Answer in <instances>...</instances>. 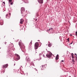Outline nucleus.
<instances>
[{"label":"nucleus","instance_id":"nucleus-29","mask_svg":"<svg viewBox=\"0 0 77 77\" xmlns=\"http://www.w3.org/2000/svg\"><path fill=\"white\" fill-rule=\"evenodd\" d=\"M26 74L27 75H28V73H26Z\"/></svg>","mask_w":77,"mask_h":77},{"label":"nucleus","instance_id":"nucleus-34","mask_svg":"<svg viewBox=\"0 0 77 77\" xmlns=\"http://www.w3.org/2000/svg\"><path fill=\"white\" fill-rule=\"evenodd\" d=\"M75 63H73V64H74Z\"/></svg>","mask_w":77,"mask_h":77},{"label":"nucleus","instance_id":"nucleus-4","mask_svg":"<svg viewBox=\"0 0 77 77\" xmlns=\"http://www.w3.org/2000/svg\"><path fill=\"white\" fill-rule=\"evenodd\" d=\"M11 17V13H9L8 14H6V18H10Z\"/></svg>","mask_w":77,"mask_h":77},{"label":"nucleus","instance_id":"nucleus-14","mask_svg":"<svg viewBox=\"0 0 77 77\" xmlns=\"http://www.w3.org/2000/svg\"><path fill=\"white\" fill-rule=\"evenodd\" d=\"M71 55L72 56V59H74V54H73V53H72Z\"/></svg>","mask_w":77,"mask_h":77},{"label":"nucleus","instance_id":"nucleus-31","mask_svg":"<svg viewBox=\"0 0 77 77\" xmlns=\"http://www.w3.org/2000/svg\"><path fill=\"white\" fill-rule=\"evenodd\" d=\"M15 63H14V66H15Z\"/></svg>","mask_w":77,"mask_h":77},{"label":"nucleus","instance_id":"nucleus-15","mask_svg":"<svg viewBox=\"0 0 77 77\" xmlns=\"http://www.w3.org/2000/svg\"><path fill=\"white\" fill-rule=\"evenodd\" d=\"M58 59H59V57H56L55 60H58Z\"/></svg>","mask_w":77,"mask_h":77},{"label":"nucleus","instance_id":"nucleus-25","mask_svg":"<svg viewBox=\"0 0 77 77\" xmlns=\"http://www.w3.org/2000/svg\"><path fill=\"white\" fill-rule=\"evenodd\" d=\"M67 40H68V41H69V38H67Z\"/></svg>","mask_w":77,"mask_h":77},{"label":"nucleus","instance_id":"nucleus-35","mask_svg":"<svg viewBox=\"0 0 77 77\" xmlns=\"http://www.w3.org/2000/svg\"><path fill=\"white\" fill-rule=\"evenodd\" d=\"M1 18V17H0V19Z\"/></svg>","mask_w":77,"mask_h":77},{"label":"nucleus","instance_id":"nucleus-20","mask_svg":"<svg viewBox=\"0 0 77 77\" xmlns=\"http://www.w3.org/2000/svg\"><path fill=\"white\" fill-rule=\"evenodd\" d=\"M32 44V41L29 44V45H31Z\"/></svg>","mask_w":77,"mask_h":77},{"label":"nucleus","instance_id":"nucleus-27","mask_svg":"<svg viewBox=\"0 0 77 77\" xmlns=\"http://www.w3.org/2000/svg\"><path fill=\"white\" fill-rule=\"evenodd\" d=\"M75 56H77V54H75Z\"/></svg>","mask_w":77,"mask_h":77},{"label":"nucleus","instance_id":"nucleus-9","mask_svg":"<svg viewBox=\"0 0 77 77\" xmlns=\"http://www.w3.org/2000/svg\"><path fill=\"white\" fill-rule=\"evenodd\" d=\"M26 61H27V62H28V61H30V58H29V56H27L26 57Z\"/></svg>","mask_w":77,"mask_h":77},{"label":"nucleus","instance_id":"nucleus-24","mask_svg":"<svg viewBox=\"0 0 77 77\" xmlns=\"http://www.w3.org/2000/svg\"><path fill=\"white\" fill-rule=\"evenodd\" d=\"M56 57H59V55L57 54L56 56Z\"/></svg>","mask_w":77,"mask_h":77},{"label":"nucleus","instance_id":"nucleus-3","mask_svg":"<svg viewBox=\"0 0 77 77\" xmlns=\"http://www.w3.org/2000/svg\"><path fill=\"white\" fill-rule=\"evenodd\" d=\"M21 14H23L25 11V8L23 7L21 8Z\"/></svg>","mask_w":77,"mask_h":77},{"label":"nucleus","instance_id":"nucleus-12","mask_svg":"<svg viewBox=\"0 0 77 77\" xmlns=\"http://www.w3.org/2000/svg\"><path fill=\"white\" fill-rule=\"evenodd\" d=\"M51 44L50 43H49V44H48V46L49 47H51Z\"/></svg>","mask_w":77,"mask_h":77},{"label":"nucleus","instance_id":"nucleus-33","mask_svg":"<svg viewBox=\"0 0 77 77\" xmlns=\"http://www.w3.org/2000/svg\"><path fill=\"white\" fill-rule=\"evenodd\" d=\"M70 36H72V35H71V34H70Z\"/></svg>","mask_w":77,"mask_h":77},{"label":"nucleus","instance_id":"nucleus-11","mask_svg":"<svg viewBox=\"0 0 77 77\" xmlns=\"http://www.w3.org/2000/svg\"><path fill=\"white\" fill-rule=\"evenodd\" d=\"M8 66V64L4 65L3 66L4 68H6Z\"/></svg>","mask_w":77,"mask_h":77},{"label":"nucleus","instance_id":"nucleus-19","mask_svg":"<svg viewBox=\"0 0 77 77\" xmlns=\"http://www.w3.org/2000/svg\"><path fill=\"white\" fill-rule=\"evenodd\" d=\"M72 62H75V61L74 60L73 58H72Z\"/></svg>","mask_w":77,"mask_h":77},{"label":"nucleus","instance_id":"nucleus-13","mask_svg":"<svg viewBox=\"0 0 77 77\" xmlns=\"http://www.w3.org/2000/svg\"><path fill=\"white\" fill-rule=\"evenodd\" d=\"M44 66H45V65L44 66H42L41 67V69L42 70H44Z\"/></svg>","mask_w":77,"mask_h":77},{"label":"nucleus","instance_id":"nucleus-7","mask_svg":"<svg viewBox=\"0 0 77 77\" xmlns=\"http://www.w3.org/2000/svg\"><path fill=\"white\" fill-rule=\"evenodd\" d=\"M19 45L20 47L22 48V47H25L24 45H22V43H21V42H19Z\"/></svg>","mask_w":77,"mask_h":77},{"label":"nucleus","instance_id":"nucleus-40","mask_svg":"<svg viewBox=\"0 0 77 77\" xmlns=\"http://www.w3.org/2000/svg\"><path fill=\"white\" fill-rule=\"evenodd\" d=\"M21 67H22V66H21Z\"/></svg>","mask_w":77,"mask_h":77},{"label":"nucleus","instance_id":"nucleus-6","mask_svg":"<svg viewBox=\"0 0 77 77\" xmlns=\"http://www.w3.org/2000/svg\"><path fill=\"white\" fill-rule=\"evenodd\" d=\"M14 44H12L9 47L10 49H11V50H12L14 48Z\"/></svg>","mask_w":77,"mask_h":77},{"label":"nucleus","instance_id":"nucleus-10","mask_svg":"<svg viewBox=\"0 0 77 77\" xmlns=\"http://www.w3.org/2000/svg\"><path fill=\"white\" fill-rule=\"evenodd\" d=\"M24 22V20H23V19H21L20 20V24H22Z\"/></svg>","mask_w":77,"mask_h":77},{"label":"nucleus","instance_id":"nucleus-18","mask_svg":"<svg viewBox=\"0 0 77 77\" xmlns=\"http://www.w3.org/2000/svg\"><path fill=\"white\" fill-rule=\"evenodd\" d=\"M8 2L9 3H11V2H12V0H9Z\"/></svg>","mask_w":77,"mask_h":77},{"label":"nucleus","instance_id":"nucleus-23","mask_svg":"<svg viewBox=\"0 0 77 77\" xmlns=\"http://www.w3.org/2000/svg\"><path fill=\"white\" fill-rule=\"evenodd\" d=\"M42 53H40L39 54V56H41V55H42Z\"/></svg>","mask_w":77,"mask_h":77},{"label":"nucleus","instance_id":"nucleus-17","mask_svg":"<svg viewBox=\"0 0 77 77\" xmlns=\"http://www.w3.org/2000/svg\"><path fill=\"white\" fill-rule=\"evenodd\" d=\"M2 4H3V5L4 4V5H3L4 6H5V2H3Z\"/></svg>","mask_w":77,"mask_h":77},{"label":"nucleus","instance_id":"nucleus-39","mask_svg":"<svg viewBox=\"0 0 77 77\" xmlns=\"http://www.w3.org/2000/svg\"><path fill=\"white\" fill-rule=\"evenodd\" d=\"M45 66H47V65H45Z\"/></svg>","mask_w":77,"mask_h":77},{"label":"nucleus","instance_id":"nucleus-37","mask_svg":"<svg viewBox=\"0 0 77 77\" xmlns=\"http://www.w3.org/2000/svg\"><path fill=\"white\" fill-rule=\"evenodd\" d=\"M43 57H44V55H43Z\"/></svg>","mask_w":77,"mask_h":77},{"label":"nucleus","instance_id":"nucleus-2","mask_svg":"<svg viewBox=\"0 0 77 77\" xmlns=\"http://www.w3.org/2000/svg\"><path fill=\"white\" fill-rule=\"evenodd\" d=\"M15 55L17 57V60H19V59H20V56H19V55H18V54H15Z\"/></svg>","mask_w":77,"mask_h":77},{"label":"nucleus","instance_id":"nucleus-38","mask_svg":"<svg viewBox=\"0 0 77 77\" xmlns=\"http://www.w3.org/2000/svg\"><path fill=\"white\" fill-rule=\"evenodd\" d=\"M38 41H39V40H38Z\"/></svg>","mask_w":77,"mask_h":77},{"label":"nucleus","instance_id":"nucleus-5","mask_svg":"<svg viewBox=\"0 0 77 77\" xmlns=\"http://www.w3.org/2000/svg\"><path fill=\"white\" fill-rule=\"evenodd\" d=\"M51 56H52V53L50 52L49 53V54H46V56H47V57L49 58H50V57H51Z\"/></svg>","mask_w":77,"mask_h":77},{"label":"nucleus","instance_id":"nucleus-16","mask_svg":"<svg viewBox=\"0 0 77 77\" xmlns=\"http://www.w3.org/2000/svg\"><path fill=\"white\" fill-rule=\"evenodd\" d=\"M3 24V22H0V25L2 26Z\"/></svg>","mask_w":77,"mask_h":77},{"label":"nucleus","instance_id":"nucleus-22","mask_svg":"<svg viewBox=\"0 0 77 77\" xmlns=\"http://www.w3.org/2000/svg\"><path fill=\"white\" fill-rule=\"evenodd\" d=\"M75 35H76V36H77V31H76L75 32Z\"/></svg>","mask_w":77,"mask_h":77},{"label":"nucleus","instance_id":"nucleus-30","mask_svg":"<svg viewBox=\"0 0 77 77\" xmlns=\"http://www.w3.org/2000/svg\"><path fill=\"white\" fill-rule=\"evenodd\" d=\"M51 30H53V28H51Z\"/></svg>","mask_w":77,"mask_h":77},{"label":"nucleus","instance_id":"nucleus-32","mask_svg":"<svg viewBox=\"0 0 77 77\" xmlns=\"http://www.w3.org/2000/svg\"><path fill=\"white\" fill-rule=\"evenodd\" d=\"M72 43H71L70 44H72Z\"/></svg>","mask_w":77,"mask_h":77},{"label":"nucleus","instance_id":"nucleus-21","mask_svg":"<svg viewBox=\"0 0 77 77\" xmlns=\"http://www.w3.org/2000/svg\"><path fill=\"white\" fill-rule=\"evenodd\" d=\"M10 4L11 5H12L14 4V3L13 2H11L10 3Z\"/></svg>","mask_w":77,"mask_h":77},{"label":"nucleus","instance_id":"nucleus-8","mask_svg":"<svg viewBox=\"0 0 77 77\" xmlns=\"http://www.w3.org/2000/svg\"><path fill=\"white\" fill-rule=\"evenodd\" d=\"M38 2L40 4H42L43 3V0H37Z\"/></svg>","mask_w":77,"mask_h":77},{"label":"nucleus","instance_id":"nucleus-26","mask_svg":"<svg viewBox=\"0 0 77 77\" xmlns=\"http://www.w3.org/2000/svg\"><path fill=\"white\" fill-rule=\"evenodd\" d=\"M3 44H6V42H4Z\"/></svg>","mask_w":77,"mask_h":77},{"label":"nucleus","instance_id":"nucleus-1","mask_svg":"<svg viewBox=\"0 0 77 77\" xmlns=\"http://www.w3.org/2000/svg\"><path fill=\"white\" fill-rule=\"evenodd\" d=\"M38 46H39V44H38V42H36L35 44V50H36V49H38Z\"/></svg>","mask_w":77,"mask_h":77},{"label":"nucleus","instance_id":"nucleus-28","mask_svg":"<svg viewBox=\"0 0 77 77\" xmlns=\"http://www.w3.org/2000/svg\"><path fill=\"white\" fill-rule=\"evenodd\" d=\"M61 61H62V62H63L64 61H63V60H62Z\"/></svg>","mask_w":77,"mask_h":77},{"label":"nucleus","instance_id":"nucleus-36","mask_svg":"<svg viewBox=\"0 0 77 77\" xmlns=\"http://www.w3.org/2000/svg\"><path fill=\"white\" fill-rule=\"evenodd\" d=\"M50 29H51V28H50V29L49 30H50Z\"/></svg>","mask_w":77,"mask_h":77}]
</instances>
